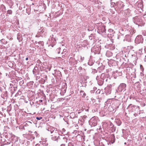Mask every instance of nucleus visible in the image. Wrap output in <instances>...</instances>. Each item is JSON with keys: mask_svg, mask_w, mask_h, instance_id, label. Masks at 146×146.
Listing matches in <instances>:
<instances>
[{"mask_svg": "<svg viewBox=\"0 0 146 146\" xmlns=\"http://www.w3.org/2000/svg\"><path fill=\"white\" fill-rule=\"evenodd\" d=\"M94 125H96V122L95 123V122H94Z\"/></svg>", "mask_w": 146, "mask_h": 146, "instance_id": "obj_26", "label": "nucleus"}, {"mask_svg": "<svg viewBox=\"0 0 146 146\" xmlns=\"http://www.w3.org/2000/svg\"><path fill=\"white\" fill-rule=\"evenodd\" d=\"M137 38H136V40H137Z\"/></svg>", "mask_w": 146, "mask_h": 146, "instance_id": "obj_29", "label": "nucleus"}, {"mask_svg": "<svg viewBox=\"0 0 146 146\" xmlns=\"http://www.w3.org/2000/svg\"><path fill=\"white\" fill-rule=\"evenodd\" d=\"M12 13V11L11 10H9L7 11V13L9 14H11Z\"/></svg>", "mask_w": 146, "mask_h": 146, "instance_id": "obj_11", "label": "nucleus"}, {"mask_svg": "<svg viewBox=\"0 0 146 146\" xmlns=\"http://www.w3.org/2000/svg\"><path fill=\"white\" fill-rule=\"evenodd\" d=\"M36 69H35V68L33 69V74L34 75H35L36 74Z\"/></svg>", "mask_w": 146, "mask_h": 146, "instance_id": "obj_12", "label": "nucleus"}, {"mask_svg": "<svg viewBox=\"0 0 146 146\" xmlns=\"http://www.w3.org/2000/svg\"><path fill=\"white\" fill-rule=\"evenodd\" d=\"M42 118L41 117H37L36 119L38 120H40Z\"/></svg>", "mask_w": 146, "mask_h": 146, "instance_id": "obj_14", "label": "nucleus"}, {"mask_svg": "<svg viewBox=\"0 0 146 146\" xmlns=\"http://www.w3.org/2000/svg\"><path fill=\"white\" fill-rule=\"evenodd\" d=\"M89 39L90 40H92V36H89Z\"/></svg>", "mask_w": 146, "mask_h": 146, "instance_id": "obj_16", "label": "nucleus"}, {"mask_svg": "<svg viewBox=\"0 0 146 146\" xmlns=\"http://www.w3.org/2000/svg\"><path fill=\"white\" fill-rule=\"evenodd\" d=\"M46 130L49 131H50V133H54V132L55 131L54 130L55 129L54 127H53L50 126L49 127H48V128H47Z\"/></svg>", "mask_w": 146, "mask_h": 146, "instance_id": "obj_4", "label": "nucleus"}, {"mask_svg": "<svg viewBox=\"0 0 146 146\" xmlns=\"http://www.w3.org/2000/svg\"><path fill=\"white\" fill-rule=\"evenodd\" d=\"M135 109H136L137 111H138L137 112V113H135L134 114V115L135 116V117H136L137 115H138L137 114H139L140 113V110H139V106H137Z\"/></svg>", "mask_w": 146, "mask_h": 146, "instance_id": "obj_5", "label": "nucleus"}, {"mask_svg": "<svg viewBox=\"0 0 146 146\" xmlns=\"http://www.w3.org/2000/svg\"><path fill=\"white\" fill-rule=\"evenodd\" d=\"M94 119V118H92L91 119V121H92V120H93Z\"/></svg>", "mask_w": 146, "mask_h": 146, "instance_id": "obj_21", "label": "nucleus"}, {"mask_svg": "<svg viewBox=\"0 0 146 146\" xmlns=\"http://www.w3.org/2000/svg\"><path fill=\"white\" fill-rule=\"evenodd\" d=\"M126 144V143H125V144Z\"/></svg>", "mask_w": 146, "mask_h": 146, "instance_id": "obj_30", "label": "nucleus"}, {"mask_svg": "<svg viewBox=\"0 0 146 146\" xmlns=\"http://www.w3.org/2000/svg\"><path fill=\"white\" fill-rule=\"evenodd\" d=\"M63 139L64 142H67V138L64 137L63 138Z\"/></svg>", "mask_w": 146, "mask_h": 146, "instance_id": "obj_13", "label": "nucleus"}, {"mask_svg": "<svg viewBox=\"0 0 146 146\" xmlns=\"http://www.w3.org/2000/svg\"><path fill=\"white\" fill-rule=\"evenodd\" d=\"M117 0H116V1H117Z\"/></svg>", "mask_w": 146, "mask_h": 146, "instance_id": "obj_31", "label": "nucleus"}, {"mask_svg": "<svg viewBox=\"0 0 146 146\" xmlns=\"http://www.w3.org/2000/svg\"><path fill=\"white\" fill-rule=\"evenodd\" d=\"M106 55L107 56H110L112 55V53L110 51H108L106 53Z\"/></svg>", "mask_w": 146, "mask_h": 146, "instance_id": "obj_6", "label": "nucleus"}, {"mask_svg": "<svg viewBox=\"0 0 146 146\" xmlns=\"http://www.w3.org/2000/svg\"><path fill=\"white\" fill-rule=\"evenodd\" d=\"M105 74L104 73H102L100 76V78L103 80H104L105 79Z\"/></svg>", "mask_w": 146, "mask_h": 146, "instance_id": "obj_8", "label": "nucleus"}, {"mask_svg": "<svg viewBox=\"0 0 146 146\" xmlns=\"http://www.w3.org/2000/svg\"><path fill=\"white\" fill-rule=\"evenodd\" d=\"M40 102H42V100H40Z\"/></svg>", "mask_w": 146, "mask_h": 146, "instance_id": "obj_25", "label": "nucleus"}, {"mask_svg": "<svg viewBox=\"0 0 146 146\" xmlns=\"http://www.w3.org/2000/svg\"><path fill=\"white\" fill-rule=\"evenodd\" d=\"M144 60L146 62V56H145V57L144 58Z\"/></svg>", "mask_w": 146, "mask_h": 146, "instance_id": "obj_19", "label": "nucleus"}, {"mask_svg": "<svg viewBox=\"0 0 146 146\" xmlns=\"http://www.w3.org/2000/svg\"><path fill=\"white\" fill-rule=\"evenodd\" d=\"M82 68L81 67H80L79 68V69H81Z\"/></svg>", "mask_w": 146, "mask_h": 146, "instance_id": "obj_23", "label": "nucleus"}, {"mask_svg": "<svg viewBox=\"0 0 146 146\" xmlns=\"http://www.w3.org/2000/svg\"><path fill=\"white\" fill-rule=\"evenodd\" d=\"M126 87V85L124 83L121 84L118 87L119 90L120 91H122Z\"/></svg>", "mask_w": 146, "mask_h": 146, "instance_id": "obj_3", "label": "nucleus"}, {"mask_svg": "<svg viewBox=\"0 0 146 146\" xmlns=\"http://www.w3.org/2000/svg\"><path fill=\"white\" fill-rule=\"evenodd\" d=\"M99 79V77L98 76H97L96 77V79L97 80H98Z\"/></svg>", "mask_w": 146, "mask_h": 146, "instance_id": "obj_17", "label": "nucleus"}, {"mask_svg": "<svg viewBox=\"0 0 146 146\" xmlns=\"http://www.w3.org/2000/svg\"><path fill=\"white\" fill-rule=\"evenodd\" d=\"M91 93H93L94 92L93 91H92V90H91Z\"/></svg>", "mask_w": 146, "mask_h": 146, "instance_id": "obj_24", "label": "nucleus"}, {"mask_svg": "<svg viewBox=\"0 0 146 146\" xmlns=\"http://www.w3.org/2000/svg\"><path fill=\"white\" fill-rule=\"evenodd\" d=\"M28 60V57H27L26 59H25V60Z\"/></svg>", "mask_w": 146, "mask_h": 146, "instance_id": "obj_20", "label": "nucleus"}, {"mask_svg": "<svg viewBox=\"0 0 146 146\" xmlns=\"http://www.w3.org/2000/svg\"><path fill=\"white\" fill-rule=\"evenodd\" d=\"M111 5H118V4H119V2L117 1H116L115 2H112L111 3Z\"/></svg>", "mask_w": 146, "mask_h": 146, "instance_id": "obj_10", "label": "nucleus"}, {"mask_svg": "<svg viewBox=\"0 0 146 146\" xmlns=\"http://www.w3.org/2000/svg\"><path fill=\"white\" fill-rule=\"evenodd\" d=\"M142 67V66L141 65H140V68Z\"/></svg>", "mask_w": 146, "mask_h": 146, "instance_id": "obj_27", "label": "nucleus"}, {"mask_svg": "<svg viewBox=\"0 0 146 146\" xmlns=\"http://www.w3.org/2000/svg\"><path fill=\"white\" fill-rule=\"evenodd\" d=\"M133 21L135 23L139 25L141 24L142 21L140 18L135 17L134 18Z\"/></svg>", "mask_w": 146, "mask_h": 146, "instance_id": "obj_2", "label": "nucleus"}, {"mask_svg": "<svg viewBox=\"0 0 146 146\" xmlns=\"http://www.w3.org/2000/svg\"><path fill=\"white\" fill-rule=\"evenodd\" d=\"M52 136V140L56 141L57 142H58L60 139L59 133L57 131H55L54 132V133Z\"/></svg>", "mask_w": 146, "mask_h": 146, "instance_id": "obj_1", "label": "nucleus"}, {"mask_svg": "<svg viewBox=\"0 0 146 146\" xmlns=\"http://www.w3.org/2000/svg\"><path fill=\"white\" fill-rule=\"evenodd\" d=\"M92 72L94 73H96L97 72V71L96 70L94 69L93 70Z\"/></svg>", "mask_w": 146, "mask_h": 146, "instance_id": "obj_15", "label": "nucleus"}, {"mask_svg": "<svg viewBox=\"0 0 146 146\" xmlns=\"http://www.w3.org/2000/svg\"><path fill=\"white\" fill-rule=\"evenodd\" d=\"M3 40V39H2L1 40V41H2V40Z\"/></svg>", "mask_w": 146, "mask_h": 146, "instance_id": "obj_28", "label": "nucleus"}, {"mask_svg": "<svg viewBox=\"0 0 146 146\" xmlns=\"http://www.w3.org/2000/svg\"><path fill=\"white\" fill-rule=\"evenodd\" d=\"M135 86H136L137 88H140V83L139 82H137L135 84Z\"/></svg>", "mask_w": 146, "mask_h": 146, "instance_id": "obj_9", "label": "nucleus"}, {"mask_svg": "<svg viewBox=\"0 0 146 146\" xmlns=\"http://www.w3.org/2000/svg\"><path fill=\"white\" fill-rule=\"evenodd\" d=\"M132 106V105L131 104H130L129 106H128V107L129 108V107H130L131 106Z\"/></svg>", "mask_w": 146, "mask_h": 146, "instance_id": "obj_18", "label": "nucleus"}, {"mask_svg": "<svg viewBox=\"0 0 146 146\" xmlns=\"http://www.w3.org/2000/svg\"><path fill=\"white\" fill-rule=\"evenodd\" d=\"M103 82L102 81V82L101 83V84H100V85H102V84H103Z\"/></svg>", "mask_w": 146, "mask_h": 146, "instance_id": "obj_22", "label": "nucleus"}, {"mask_svg": "<svg viewBox=\"0 0 146 146\" xmlns=\"http://www.w3.org/2000/svg\"><path fill=\"white\" fill-rule=\"evenodd\" d=\"M80 95H81L83 97H84L86 96V94L83 91H80Z\"/></svg>", "mask_w": 146, "mask_h": 146, "instance_id": "obj_7", "label": "nucleus"}]
</instances>
